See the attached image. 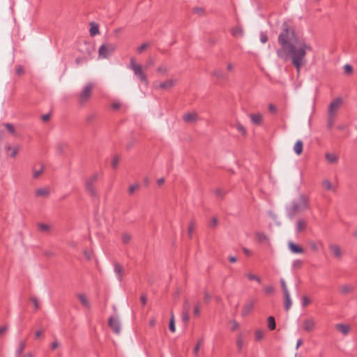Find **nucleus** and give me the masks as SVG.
<instances>
[{
  "label": "nucleus",
  "instance_id": "nucleus-47",
  "mask_svg": "<svg viewBox=\"0 0 357 357\" xmlns=\"http://www.w3.org/2000/svg\"><path fill=\"white\" fill-rule=\"evenodd\" d=\"M157 72L162 75H165L168 72V69L165 66H160L158 67Z\"/></svg>",
  "mask_w": 357,
  "mask_h": 357
},
{
  "label": "nucleus",
  "instance_id": "nucleus-1",
  "mask_svg": "<svg viewBox=\"0 0 357 357\" xmlns=\"http://www.w3.org/2000/svg\"><path fill=\"white\" fill-rule=\"evenodd\" d=\"M280 47L276 50L278 58L284 61L291 60L297 72L305 63L307 52L311 47L303 41H300L294 29L287 22L282 24L278 36Z\"/></svg>",
  "mask_w": 357,
  "mask_h": 357
},
{
  "label": "nucleus",
  "instance_id": "nucleus-64",
  "mask_svg": "<svg viewBox=\"0 0 357 357\" xmlns=\"http://www.w3.org/2000/svg\"><path fill=\"white\" fill-rule=\"evenodd\" d=\"M8 330V327L6 326H3L0 327V336L3 335Z\"/></svg>",
  "mask_w": 357,
  "mask_h": 357
},
{
  "label": "nucleus",
  "instance_id": "nucleus-14",
  "mask_svg": "<svg viewBox=\"0 0 357 357\" xmlns=\"http://www.w3.org/2000/svg\"><path fill=\"white\" fill-rule=\"evenodd\" d=\"M45 167L43 165L40 164L36 165L32 169V176L34 179H38L43 174Z\"/></svg>",
  "mask_w": 357,
  "mask_h": 357
},
{
  "label": "nucleus",
  "instance_id": "nucleus-45",
  "mask_svg": "<svg viewBox=\"0 0 357 357\" xmlns=\"http://www.w3.org/2000/svg\"><path fill=\"white\" fill-rule=\"evenodd\" d=\"M149 46V44L147 43H144L142 44L139 47H138L137 52L139 54L142 53Z\"/></svg>",
  "mask_w": 357,
  "mask_h": 357
},
{
  "label": "nucleus",
  "instance_id": "nucleus-54",
  "mask_svg": "<svg viewBox=\"0 0 357 357\" xmlns=\"http://www.w3.org/2000/svg\"><path fill=\"white\" fill-rule=\"evenodd\" d=\"M264 291L266 294H270L273 292L274 288L273 286H271V285L266 286L264 287Z\"/></svg>",
  "mask_w": 357,
  "mask_h": 357
},
{
  "label": "nucleus",
  "instance_id": "nucleus-59",
  "mask_svg": "<svg viewBox=\"0 0 357 357\" xmlns=\"http://www.w3.org/2000/svg\"><path fill=\"white\" fill-rule=\"evenodd\" d=\"M51 119V114H45L41 116V120L43 122H47Z\"/></svg>",
  "mask_w": 357,
  "mask_h": 357
},
{
  "label": "nucleus",
  "instance_id": "nucleus-9",
  "mask_svg": "<svg viewBox=\"0 0 357 357\" xmlns=\"http://www.w3.org/2000/svg\"><path fill=\"white\" fill-rule=\"evenodd\" d=\"M342 103L341 98H335L328 107V114L335 115L336 112L338 110Z\"/></svg>",
  "mask_w": 357,
  "mask_h": 357
},
{
  "label": "nucleus",
  "instance_id": "nucleus-30",
  "mask_svg": "<svg viewBox=\"0 0 357 357\" xmlns=\"http://www.w3.org/2000/svg\"><path fill=\"white\" fill-rule=\"evenodd\" d=\"M284 309L288 311L291 306V300L290 298L289 292H287V294H284Z\"/></svg>",
  "mask_w": 357,
  "mask_h": 357
},
{
  "label": "nucleus",
  "instance_id": "nucleus-13",
  "mask_svg": "<svg viewBox=\"0 0 357 357\" xmlns=\"http://www.w3.org/2000/svg\"><path fill=\"white\" fill-rule=\"evenodd\" d=\"M330 252L333 254V257L340 260L342 257V251L340 247L337 244H331L329 245Z\"/></svg>",
  "mask_w": 357,
  "mask_h": 357
},
{
  "label": "nucleus",
  "instance_id": "nucleus-36",
  "mask_svg": "<svg viewBox=\"0 0 357 357\" xmlns=\"http://www.w3.org/2000/svg\"><path fill=\"white\" fill-rule=\"evenodd\" d=\"M38 227L41 231L44 232H48L51 229L50 225L42 222L38 224Z\"/></svg>",
  "mask_w": 357,
  "mask_h": 357
},
{
  "label": "nucleus",
  "instance_id": "nucleus-18",
  "mask_svg": "<svg viewBox=\"0 0 357 357\" xmlns=\"http://www.w3.org/2000/svg\"><path fill=\"white\" fill-rule=\"evenodd\" d=\"M250 118L252 123L255 125H260L262 123L263 116L261 114H250Z\"/></svg>",
  "mask_w": 357,
  "mask_h": 357
},
{
  "label": "nucleus",
  "instance_id": "nucleus-22",
  "mask_svg": "<svg viewBox=\"0 0 357 357\" xmlns=\"http://www.w3.org/2000/svg\"><path fill=\"white\" fill-rule=\"evenodd\" d=\"M212 74L217 79L219 80L226 81L228 79L227 75L220 70H214Z\"/></svg>",
  "mask_w": 357,
  "mask_h": 357
},
{
  "label": "nucleus",
  "instance_id": "nucleus-24",
  "mask_svg": "<svg viewBox=\"0 0 357 357\" xmlns=\"http://www.w3.org/2000/svg\"><path fill=\"white\" fill-rule=\"evenodd\" d=\"M307 245L312 251L317 252L319 249V246L322 245V243L321 241L316 242L314 241L310 240L307 241Z\"/></svg>",
  "mask_w": 357,
  "mask_h": 357
},
{
  "label": "nucleus",
  "instance_id": "nucleus-20",
  "mask_svg": "<svg viewBox=\"0 0 357 357\" xmlns=\"http://www.w3.org/2000/svg\"><path fill=\"white\" fill-rule=\"evenodd\" d=\"M114 272L117 275L118 280L121 281L123 277V267L118 263L114 265Z\"/></svg>",
  "mask_w": 357,
  "mask_h": 357
},
{
  "label": "nucleus",
  "instance_id": "nucleus-3",
  "mask_svg": "<svg viewBox=\"0 0 357 357\" xmlns=\"http://www.w3.org/2000/svg\"><path fill=\"white\" fill-rule=\"evenodd\" d=\"M100 176L98 172H94L92 175L86 178L85 181L86 192L92 197H98V190L96 188V183Z\"/></svg>",
  "mask_w": 357,
  "mask_h": 357
},
{
  "label": "nucleus",
  "instance_id": "nucleus-12",
  "mask_svg": "<svg viewBox=\"0 0 357 357\" xmlns=\"http://www.w3.org/2000/svg\"><path fill=\"white\" fill-rule=\"evenodd\" d=\"M316 326V321L313 317H309L303 321V330L306 332L312 331Z\"/></svg>",
  "mask_w": 357,
  "mask_h": 357
},
{
  "label": "nucleus",
  "instance_id": "nucleus-34",
  "mask_svg": "<svg viewBox=\"0 0 357 357\" xmlns=\"http://www.w3.org/2000/svg\"><path fill=\"white\" fill-rule=\"evenodd\" d=\"M268 327L271 331L275 330L276 327L275 318L272 316L268 318Z\"/></svg>",
  "mask_w": 357,
  "mask_h": 357
},
{
  "label": "nucleus",
  "instance_id": "nucleus-10",
  "mask_svg": "<svg viewBox=\"0 0 357 357\" xmlns=\"http://www.w3.org/2000/svg\"><path fill=\"white\" fill-rule=\"evenodd\" d=\"M255 302L256 301L254 298H250L246 301L245 304L244 305L242 309V316L245 317L250 314L255 306Z\"/></svg>",
  "mask_w": 357,
  "mask_h": 357
},
{
  "label": "nucleus",
  "instance_id": "nucleus-11",
  "mask_svg": "<svg viewBox=\"0 0 357 357\" xmlns=\"http://www.w3.org/2000/svg\"><path fill=\"white\" fill-rule=\"evenodd\" d=\"M174 83H175V82L174 79H169L165 82H160L159 84H157L156 82H155L153 84V86L157 89H161L168 90L174 86Z\"/></svg>",
  "mask_w": 357,
  "mask_h": 357
},
{
  "label": "nucleus",
  "instance_id": "nucleus-42",
  "mask_svg": "<svg viewBox=\"0 0 357 357\" xmlns=\"http://www.w3.org/2000/svg\"><path fill=\"white\" fill-rule=\"evenodd\" d=\"M169 328L171 332L174 333L175 332V322H174V314H172L170 321H169Z\"/></svg>",
  "mask_w": 357,
  "mask_h": 357
},
{
  "label": "nucleus",
  "instance_id": "nucleus-6",
  "mask_svg": "<svg viewBox=\"0 0 357 357\" xmlns=\"http://www.w3.org/2000/svg\"><path fill=\"white\" fill-rule=\"evenodd\" d=\"M77 48L78 50L82 53L84 59L90 57L91 55L95 52L93 45L91 43L84 40L78 43Z\"/></svg>",
  "mask_w": 357,
  "mask_h": 357
},
{
  "label": "nucleus",
  "instance_id": "nucleus-39",
  "mask_svg": "<svg viewBox=\"0 0 357 357\" xmlns=\"http://www.w3.org/2000/svg\"><path fill=\"white\" fill-rule=\"evenodd\" d=\"M335 115L328 114V127L329 129H331L335 123Z\"/></svg>",
  "mask_w": 357,
  "mask_h": 357
},
{
  "label": "nucleus",
  "instance_id": "nucleus-5",
  "mask_svg": "<svg viewBox=\"0 0 357 357\" xmlns=\"http://www.w3.org/2000/svg\"><path fill=\"white\" fill-rule=\"evenodd\" d=\"M95 87V84L92 82L86 84L77 95V100L80 105H84L88 102L91 98L92 91Z\"/></svg>",
  "mask_w": 357,
  "mask_h": 357
},
{
  "label": "nucleus",
  "instance_id": "nucleus-26",
  "mask_svg": "<svg viewBox=\"0 0 357 357\" xmlns=\"http://www.w3.org/2000/svg\"><path fill=\"white\" fill-rule=\"evenodd\" d=\"M306 222L303 219H298L296 225V230L297 233L301 232L306 227Z\"/></svg>",
  "mask_w": 357,
  "mask_h": 357
},
{
  "label": "nucleus",
  "instance_id": "nucleus-28",
  "mask_svg": "<svg viewBox=\"0 0 357 357\" xmlns=\"http://www.w3.org/2000/svg\"><path fill=\"white\" fill-rule=\"evenodd\" d=\"M26 347V340H21L19 341L17 347L16 349V353L17 354H20L23 352Z\"/></svg>",
  "mask_w": 357,
  "mask_h": 357
},
{
  "label": "nucleus",
  "instance_id": "nucleus-31",
  "mask_svg": "<svg viewBox=\"0 0 357 357\" xmlns=\"http://www.w3.org/2000/svg\"><path fill=\"white\" fill-rule=\"evenodd\" d=\"M243 34V31L241 26H235L231 29V35L234 37H241Z\"/></svg>",
  "mask_w": 357,
  "mask_h": 357
},
{
  "label": "nucleus",
  "instance_id": "nucleus-19",
  "mask_svg": "<svg viewBox=\"0 0 357 357\" xmlns=\"http://www.w3.org/2000/svg\"><path fill=\"white\" fill-rule=\"evenodd\" d=\"M288 246L291 252L294 253L301 254L304 252V250L303 248L294 243L293 242H289L288 243Z\"/></svg>",
  "mask_w": 357,
  "mask_h": 357
},
{
  "label": "nucleus",
  "instance_id": "nucleus-7",
  "mask_svg": "<svg viewBox=\"0 0 357 357\" xmlns=\"http://www.w3.org/2000/svg\"><path fill=\"white\" fill-rule=\"evenodd\" d=\"M116 46L113 44L102 45L98 50L99 56L102 59L109 57L114 52Z\"/></svg>",
  "mask_w": 357,
  "mask_h": 357
},
{
  "label": "nucleus",
  "instance_id": "nucleus-21",
  "mask_svg": "<svg viewBox=\"0 0 357 357\" xmlns=\"http://www.w3.org/2000/svg\"><path fill=\"white\" fill-rule=\"evenodd\" d=\"M354 291V286L351 284H344L340 287V292L342 294L347 295Z\"/></svg>",
  "mask_w": 357,
  "mask_h": 357
},
{
  "label": "nucleus",
  "instance_id": "nucleus-61",
  "mask_svg": "<svg viewBox=\"0 0 357 357\" xmlns=\"http://www.w3.org/2000/svg\"><path fill=\"white\" fill-rule=\"evenodd\" d=\"M84 255L87 260H90L92 258L93 252L90 250H85Z\"/></svg>",
  "mask_w": 357,
  "mask_h": 357
},
{
  "label": "nucleus",
  "instance_id": "nucleus-53",
  "mask_svg": "<svg viewBox=\"0 0 357 357\" xmlns=\"http://www.w3.org/2000/svg\"><path fill=\"white\" fill-rule=\"evenodd\" d=\"M139 188V185L137 184L132 185L129 187L128 189V193L130 195H132L134 193V192Z\"/></svg>",
  "mask_w": 357,
  "mask_h": 357
},
{
  "label": "nucleus",
  "instance_id": "nucleus-50",
  "mask_svg": "<svg viewBox=\"0 0 357 357\" xmlns=\"http://www.w3.org/2000/svg\"><path fill=\"white\" fill-rule=\"evenodd\" d=\"M225 191L220 188H218L215 190V195L220 198H222L225 196Z\"/></svg>",
  "mask_w": 357,
  "mask_h": 357
},
{
  "label": "nucleus",
  "instance_id": "nucleus-38",
  "mask_svg": "<svg viewBox=\"0 0 357 357\" xmlns=\"http://www.w3.org/2000/svg\"><path fill=\"white\" fill-rule=\"evenodd\" d=\"M243 344H244V342H243V337L241 335L238 336L237 340H236V346H237L238 352H241V351L243 348Z\"/></svg>",
  "mask_w": 357,
  "mask_h": 357
},
{
  "label": "nucleus",
  "instance_id": "nucleus-40",
  "mask_svg": "<svg viewBox=\"0 0 357 357\" xmlns=\"http://www.w3.org/2000/svg\"><path fill=\"white\" fill-rule=\"evenodd\" d=\"M245 276L250 280H256L258 283H261V280L259 277L257 275H253L252 273H248L245 275Z\"/></svg>",
  "mask_w": 357,
  "mask_h": 357
},
{
  "label": "nucleus",
  "instance_id": "nucleus-57",
  "mask_svg": "<svg viewBox=\"0 0 357 357\" xmlns=\"http://www.w3.org/2000/svg\"><path fill=\"white\" fill-rule=\"evenodd\" d=\"M344 69L345 73H347V74L351 73L353 70L352 66L349 64L344 65Z\"/></svg>",
  "mask_w": 357,
  "mask_h": 357
},
{
  "label": "nucleus",
  "instance_id": "nucleus-27",
  "mask_svg": "<svg viewBox=\"0 0 357 357\" xmlns=\"http://www.w3.org/2000/svg\"><path fill=\"white\" fill-rule=\"evenodd\" d=\"M19 150L20 146L13 147L11 146H8L6 147V151L11 158H15L17 155Z\"/></svg>",
  "mask_w": 357,
  "mask_h": 357
},
{
  "label": "nucleus",
  "instance_id": "nucleus-8",
  "mask_svg": "<svg viewBox=\"0 0 357 357\" xmlns=\"http://www.w3.org/2000/svg\"><path fill=\"white\" fill-rule=\"evenodd\" d=\"M108 325L113 331V332L117 335L121 333V323L119 319L116 317H111L108 319Z\"/></svg>",
  "mask_w": 357,
  "mask_h": 357
},
{
  "label": "nucleus",
  "instance_id": "nucleus-44",
  "mask_svg": "<svg viewBox=\"0 0 357 357\" xmlns=\"http://www.w3.org/2000/svg\"><path fill=\"white\" fill-rule=\"evenodd\" d=\"M181 319L183 322L187 323L190 319L189 312H187L186 310H183L181 313Z\"/></svg>",
  "mask_w": 357,
  "mask_h": 357
},
{
  "label": "nucleus",
  "instance_id": "nucleus-4",
  "mask_svg": "<svg viewBox=\"0 0 357 357\" xmlns=\"http://www.w3.org/2000/svg\"><path fill=\"white\" fill-rule=\"evenodd\" d=\"M130 68L133 71L135 75L145 84L146 86H148L149 82L146 75L143 69V67L140 64H137L135 63V60L134 58H131L130 60Z\"/></svg>",
  "mask_w": 357,
  "mask_h": 357
},
{
  "label": "nucleus",
  "instance_id": "nucleus-33",
  "mask_svg": "<svg viewBox=\"0 0 357 357\" xmlns=\"http://www.w3.org/2000/svg\"><path fill=\"white\" fill-rule=\"evenodd\" d=\"M77 297L81 302V303L86 307L89 308L90 307L89 302L84 294H79L77 295Z\"/></svg>",
  "mask_w": 357,
  "mask_h": 357
},
{
  "label": "nucleus",
  "instance_id": "nucleus-32",
  "mask_svg": "<svg viewBox=\"0 0 357 357\" xmlns=\"http://www.w3.org/2000/svg\"><path fill=\"white\" fill-rule=\"evenodd\" d=\"M303 142L301 140H298L294 144V151L297 155H300L303 151Z\"/></svg>",
  "mask_w": 357,
  "mask_h": 357
},
{
  "label": "nucleus",
  "instance_id": "nucleus-16",
  "mask_svg": "<svg viewBox=\"0 0 357 357\" xmlns=\"http://www.w3.org/2000/svg\"><path fill=\"white\" fill-rule=\"evenodd\" d=\"M89 25V33L91 37H94L95 36L98 35L100 33L99 25L98 23L95 22H90Z\"/></svg>",
  "mask_w": 357,
  "mask_h": 357
},
{
  "label": "nucleus",
  "instance_id": "nucleus-17",
  "mask_svg": "<svg viewBox=\"0 0 357 357\" xmlns=\"http://www.w3.org/2000/svg\"><path fill=\"white\" fill-rule=\"evenodd\" d=\"M335 328L344 335H347L350 331L349 326L344 324H336Z\"/></svg>",
  "mask_w": 357,
  "mask_h": 357
},
{
  "label": "nucleus",
  "instance_id": "nucleus-25",
  "mask_svg": "<svg viewBox=\"0 0 357 357\" xmlns=\"http://www.w3.org/2000/svg\"><path fill=\"white\" fill-rule=\"evenodd\" d=\"M325 158L331 164L336 163L338 161V156L335 153H326L325 154Z\"/></svg>",
  "mask_w": 357,
  "mask_h": 357
},
{
  "label": "nucleus",
  "instance_id": "nucleus-35",
  "mask_svg": "<svg viewBox=\"0 0 357 357\" xmlns=\"http://www.w3.org/2000/svg\"><path fill=\"white\" fill-rule=\"evenodd\" d=\"M264 337V331H262V330H256L255 331V340L259 342V341H261V340H263Z\"/></svg>",
  "mask_w": 357,
  "mask_h": 357
},
{
  "label": "nucleus",
  "instance_id": "nucleus-51",
  "mask_svg": "<svg viewBox=\"0 0 357 357\" xmlns=\"http://www.w3.org/2000/svg\"><path fill=\"white\" fill-rule=\"evenodd\" d=\"M43 333H44V331L43 329L36 330L34 332L35 339L37 340V339L40 338L43 335Z\"/></svg>",
  "mask_w": 357,
  "mask_h": 357
},
{
  "label": "nucleus",
  "instance_id": "nucleus-23",
  "mask_svg": "<svg viewBox=\"0 0 357 357\" xmlns=\"http://www.w3.org/2000/svg\"><path fill=\"white\" fill-rule=\"evenodd\" d=\"M35 194L37 197H47L50 194V190L47 188H38L36 190Z\"/></svg>",
  "mask_w": 357,
  "mask_h": 357
},
{
  "label": "nucleus",
  "instance_id": "nucleus-52",
  "mask_svg": "<svg viewBox=\"0 0 357 357\" xmlns=\"http://www.w3.org/2000/svg\"><path fill=\"white\" fill-rule=\"evenodd\" d=\"M280 284H281V287H282V291H283L284 294H287V292H289L284 279L280 280Z\"/></svg>",
  "mask_w": 357,
  "mask_h": 357
},
{
  "label": "nucleus",
  "instance_id": "nucleus-43",
  "mask_svg": "<svg viewBox=\"0 0 357 357\" xmlns=\"http://www.w3.org/2000/svg\"><path fill=\"white\" fill-rule=\"evenodd\" d=\"M60 346H61V343L57 340H54V342L52 343H51L50 348H51L52 351H55L57 349H59L60 347Z\"/></svg>",
  "mask_w": 357,
  "mask_h": 357
},
{
  "label": "nucleus",
  "instance_id": "nucleus-63",
  "mask_svg": "<svg viewBox=\"0 0 357 357\" xmlns=\"http://www.w3.org/2000/svg\"><path fill=\"white\" fill-rule=\"evenodd\" d=\"M190 303L188 301H185L183 303V310H186L187 312H189L190 310Z\"/></svg>",
  "mask_w": 357,
  "mask_h": 357
},
{
  "label": "nucleus",
  "instance_id": "nucleus-37",
  "mask_svg": "<svg viewBox=\"0 0 357 357\" xmlns=\"http://www.w3.org/2000/svg\"><path fill=\"white\" fill-rule=\"evenodd\" d=\"M4 127L9 133H10L13 135H15L16 130L13 124L7 123L4 124Z\"/></svg>",
  "mask_w": 357,
  "mask_h": 357
},
{
  "label": "nucleus",
  "instance_id": "nucleus-29",
  "mask_svg": "<svg viewBox=\"0 0 357 357\" xmlns=\"http://www.w3.org/2000/svg\"><path fill=\"white\" fill-rule=\"evenodd\" d=\"M322 186L326 190L335 191L336 189L335 186L332 185L331 182L328 179H325L322 181Z\"/></svg>",
  "mask_w": 357,
  "mask_h": 357
},
{
  "label": "nucleus",
  "instance_id": "nucleus-41",
  "mask_svg": "<svg viewBox=\"0 0 357 357\" xmlns=\"http://www.w3.org/2000/svg\"><path fill=\"white\" fill-rule=\"evenodd\" d=\"M236 130L239 132H241L243 135H246V129L245 128V127L242 124H241L240 123H236Z\"/></svg>",
  "mask_w": 357,
  "mask_h": 357
},
{
  "label": "nucleus",
  "instance_id": "nucleus-46",
  "mask_svg": "<svg viewBox=\"0 0 357 357\" xmlns=\"http://www.w3.org/2000/svg\"><path fill=\"white\" fill-rule=\"evenodd\" d=\"M195 223L194 222H191L188 226V235H189V237L190 238H192V233H193V231H194V229H195Z\"/></svg>",
  "mask_w": 357,
  "mask_h": 357
},
{
  "label": "nucleus",
  "instance_id": "nucleus-55",
  "mask_svg": "<svg viewBox=\"0 0 357 357\" xmlns=\"http://www.w3.org/2000/svg\"><path fill=\"white\" fill-rule=\"evenodd\" d=\"M260 41L262 43H266L268 41V36L264 32H261V33H260Z\"/></svg>",
  "mask_w": 357,
  "mask_h": 357
},
{
  "label": "nucleus",
  "instance_id": "nucleus-2",
  "mask_svg": "<svg viewBox=\"0 0 357 357\" xmlns=\"http://www.w3.org/2000/svg\"><path fill=\"white\" fill-rule=\"evenodd\" d=\"M308 199L304 195H301L298 199L294 200L291 205L287 207V213L289 218H294V216L309 207Z\"/></svg>",
  "mask_w": 357,
  "mask_h": 357
},
{
  "label": "nucleus",
  "instance_id": "nucleus-60",
  "mask_svg": "<svg viewBox=\"0 0 357 357\" xmlns=\"http://www.w3.org/2000/svg\"><path fill=\"white\" fill-rule=\"evenodd\" d=\"M193 313H194V315L195 316H199V314H200V306H199V304H197L195 307H194V310H193Z\"/></svg>",
  "mask_w": 357,
  "mask_h": 357
},
{
  "label": "nucleus",
  "instance_id": "nucleus-62",
  "mask_svg": "<svg viewBox=\"0 0 357 357\" xmlns=\"http://www.w3.org/2000/svg\"><path fill=\"white\" fill-rule=\"evenodd\" d=\"M140 301L142 303V304L143 305H145L146 304V302H147V298H146V296L145 294H142L141 296H140Z\"/></svg>",
  "mask_w": 357,
  "mask_h": 357
},
{
  "label": "nucleus",
  "instance_id": "nucleus-48",
  "mask_svg": "<svg viewBox=\"0 0 357 357\" xmlns=\"http://www.w3.org/2000/svg\"><path fill=\"white\" fill-rule=\"evenodd\" d=\"M130 239H131V236L129 234L125 233L123 234L122 241L123 243H125V244L128 243L130 242Z\"/></svg>",
  "mask_w": 357,
  "mask_h": 357
},
{
  "label": "nucleus",
  "instance_id": "nucleus-56",
  "mask_svg": "<svg viewBox=\"0 0 357 357\" xmlns=\"http://www.w3.org/2000/svg\"><path fill=\"white\" fill-rule=\"evenodd\" d=\"M310 301L307 296H303V298H302V306L303 307H306L310 303Z\"/></svg>",
  "mask_w": 357,
  "mask_h": 357
},
{
  "label": "nucleus",
  "instance_id": "nucleus-58",
  "mask_svg": "<svg viewBox=\"0 0 357 357\" xmlns=\"http://www.w3.org/2000/svg\"><path fill=\"white\" fill-rule=\"evenodd\" d=\"M218 219L215 217L212 218L211 222L208 223L210 227H215L218 225Z\"/></svg>",
  "mask_w": 357,
  "mask_h": 357
},
{
  "label": "nucleus",
  "instance_id": "nucleus-15",
  "mask_svg": "<svg viewBox=\"0 0 357 357\" xmlns=\"http://www.w3.org/2000/svg\"><path fill=\"white\" fill-rule=\"evenodd\" d=\"M183 119L186 123L196 122L198 119V115L195 112L187 113L183 116Z\"/></svg>",
  "mask_w": 357,
  "mask_h": 357
},
{
  "label": "nucleus",
  "instance_id": "nucleus-49",
  "mask_svg": "<svg viewBox=\"0 0 357 357\" xmlns=\"http://www.w3.org/2000/svg\"><path fill=\"white\" fill-rule=\"evenodd\" d=\"M119 157L118 155H116L113 158L112 160V167L114 168V169H116L118 167V165H119Z\"/></svg>",
  "mask_w": 357,
  "mask_h": 357
}]
</instances>
